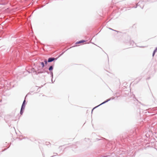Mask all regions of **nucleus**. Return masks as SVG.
<instances>
[{"mask_svg":"<svg viewBox=\"0 0 157 157\" xmlns=\"http://www.w3.org/2000/svg\"><path fill=\"white\" fill-rule=\"evenodd\" d=\"M85 41L84 40H82L79 41H78L76 42V44H80L81 43H83V42H85Z\"/></svg>","mask_w":157,"mask_h":157,"instance_id":"obj_6","label":"nucleus"},{"mask_svg":"<svg viewBox=\"0 0 157 157\" xmlns=\"http://www.w3.org/2000/svg\"><path fill=\"white\" fill-rule=\"evenodd\" d=\"M114 98L113 97V98H110L109 99H107L106 101H104V102H103L101 104H100L99 105H98L97 106H96V107H94L93 109H92V110L94 109V108H95L98 106H99L103 104H104L106 103L107 102L109 101L110 100H113V99H114Z\"/></svg>","mask_w":157,"mask_h":157,"instance_id":"obj_2","label":"nucleus"},{"mask_svg":"<svg viewBox=\"0 0 157 157\" xmlns=\"http://www.w3.org/2000/svg\"><path fill=\"white\" fill-rule=\"evenodd\" d=\"M110 29L111 30H114V31H116V30H113V29Z\"/></svg>","mask_w":157,"mask_h":157,"instance_id":"obj_15","label":"nucleus"},{"mask_svg":"<svg viewBox=\"0 0 157 157\" xmlns=\"http://www.w3.org/2000/svg\"><path fill=\"white\" fill-rule=\"evenodd\" d=\"M139 6L142 9L143 8L144 6V5L143 4V2L140 1L137 4L136 6L134 7V8H136L137 6Z\"/></svg>","mask_w":157,"mask_h":157,"instance_id":"obj_3","label":"nucleus"},{"mask_svg":"<svg viewBox=\"0 0 157 157\" xmlns=\"http://www.w3.org/2000/svg\"><path fill=\"white\" fill-rule=\"evenodd\" d=\"M24 109H25L24 108L22 109V108H21L20 112V113L21 115L22 114L23 112V111L24 110Z\"/></svg>","mask_w":157,"mask_h":157,"instance_id":"obj_7","label":"nucleus"},{"mask_svg":"<svg viewBox=\"0 0 157 157\" xmlns=\"http://www.w3.org/2000/svg\"><path fill=\"white\" fill-rule=\"evenodd\" d=\"M132 46L134 47V45L133 44Z\"/></svg>","mask_w":157,"mask_h":157,"instance_id":"obj_18","label":"nucleus"},{"mask_svg":"<svg viewBox=\"0 0 157 157\" xmlns=\"http://www.w3.org/2000/svg\"><path fill=\"white\" fill-rule=\"evenodd\" d=\"M157 51V47L154 51L152 54V56H154L155 52Z\"/></svg>","mask_w":157,"mask_h":157,"instance_id":"obj_9","label":"nucleus"},{"mask_svg":"<svg viewBox=\"0 0 157 157\" xmlns=\"http://www.w3.org/2000/svg\"><path fill=\"white\" fill-rule=\"evenodd\" d=\"M52 83H53V81H52Z\"/></svg>","mask_w":157,"mask_h":157,"instance_id":"obj_17","label":"nucleus"},{"mask_svg":"<svg viewBox=\"0 0 157 157\" xmlns=\"http://www.w3.org/2000/svg\"><path fill=\"white\" fill-rule=\"evenodd\" d=\"M53 67L52 66H50V67H49V68H48V70L50 71H52V70H53Z\"/></svg>","mask_w":157,"mask_h":157,"instance_id":"obj_8","label":"nucleus"},{"mask_svg":"<svg viewBox=\"0 0 157 157\" xmlns=\"http://www.w3.org/2000/svg\"><path fill=\"white\" fill-rule=\"evenodd\" d=\"M50 75H51L52 78L53 77V73L52 71H50Z\"/></svg>","mask_w":157,"mask_h":157,"instance_id":"obj_12","label":"nucleus"},{"mask_svg":"<svg viewBox=\"0 0 157 157\" xmlns=\"http://www.w3.org/2000/svg\"><path fill=\"white\" fill-rule=\"evenodd\" d=\"M40 63L42 67L43 68L44 66V64L43 62H41Z\"/></svg>","mask_w":157,"mask_h":157,"instance_id":"obj_11","label":"nucleus"},{"mask_svg":"<svg viewBox=\"0 0 157 157\" xmlns=\"http://www.w3.org/2000/svg\"><path fill=\"white\" fill-rule=\"evenodd\" d=\"M31 73H32V72H35V69L34 68H31ZM30 73V72H29Z\"/></svg>","mask_w":157,"mask_h":157,"instance_id":"obj_10","label":"nucleus"},{"mask_svg":"<svg viewBox=\"0 0 157 157\" xmlns=\"http://www.w3.org/2000/svg\"><path fill=\"white\" fill-rule=\"evenodd\" d=\"M48 61L46 59H45L44 60V62L45 65H47L48 63Z\"/></svg>","mask_w":157,"mask_h":157,"instance_id":"obj_13","label":"nucleus"},{"mask_svg":"<svg viewBox=\"0 0 157 157\" xmlns=\"http://www.w3.org/2000/svg\"><path fill=\"white\" fill-rule=\"evenodd\" d=\"M55 59V58L54 57H51L48 58V62H51L53 61Z\"/></svg>","mask_w":157,"mask_h":157,"instance_id":"obj_4","label":"nucleus"},{"mask_svg":"<svg viewBox=\"0 0 157 157\" xmlns=\"http://www.w3.org/2000/svg\"><path fill=\"white\" fill-rule=\"evenodd\" d=\"M132 42H133V43H134V42L133 41H132L131 42V43H132Z\"/></svg>","mask_w":157,"mask_h":157,"instance_id":"obj_16","label":"nucleus"},{"mask_svg":"<svg viewBox=\"0 0 157 157\" xmlns=\"http://www.w3.org/2000/svg\"><path fill=\"white\" fill-rule=\"evenodd\" d=\"M65 52V51H64L62 53H61V54H60V56H61V55H62Z\"/></svg>","mask_w":157,"mask_h":157,"instance_id":"obj_14","label":"nucleus"},{"mask_svg":"<svg viewBox=\"0 0 157 157\" xmlns=\"http://www.w3.org/2000/svg\"><path fill=\"white\" fill-rule=\"evenodd\" d=\"M25 102H26V100H25H25L23 101V103L22 104V106L21 107V108H22V109L23 108L25 109Z\"/></svg>","mask_w":157,"mask_h":157,"instance_id":"obj_5","label":"nucleus"},{"mask_svg":"<svg viewBox=\"0 0 157 157\" xmlns=\"http://www.w3.org/2000/svg\"><path fill=\"white\" fill-rule=\"evenodd\" d=\"M45 72H47L48 74H49L48 71H45L44 69L38 70L37 71H35V74L36 75H37L38 74L40 73H45Z\"/></svg>","mask_w":157,"mask_h":157,"instance_id":"obj_1","label":"nucleus"}]
</instances>
